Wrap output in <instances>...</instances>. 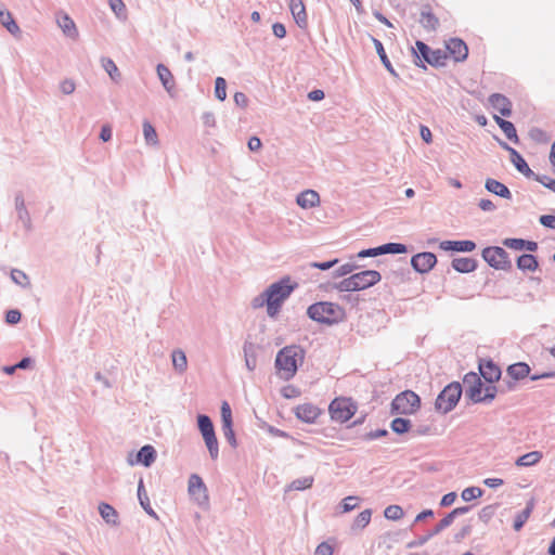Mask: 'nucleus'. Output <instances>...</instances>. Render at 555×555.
<instances>
[{
    "instance_id": "obj_28",
    "label": "nucleus",
    "mask_w": 555,
    "mask_h": 555,
    "mask_svg": "<svg viewBox=\"0 0 555 555\" xmlns=\"http://www.w3.org/2000/svg\"><path fill=\"white\" fill-rule=\"evenodd\" d=\"M486 189L489 192L494 193L495 195H499V196H501L503 198H509L511 197V192L507 189V186L504 185L503 183H501L498 180L488 179L486 181Z\"/></svg>"
},
{
    "instance_id": "obj_61",
    "label": "nucleus",
    "mask_w": 555,
    "mask_h": 555,
    "mask_svg": "<svg viewBox=\"0 0 555 555\" xmlns=\"http://www.w3.org/2000/svg\"><path fill=\"white\" fill-rule=\"evenodd\" d=\"M5 320L10 324H16L21 320V312L18 310H10L7 312Z\"/></svg>"
},
{
    "instance_id": "obj_55",
    "label": "nucleus",
    "mask_w": 555,
    "mask_h": 555,
    "mask_svg": "<svg viewBox=\"0 0 555 555\" xmlns=\"http://www.w3.org/2000/svg\"><path fill=\"white\" fill-rule=\"evenodd\" d=\"M504 245L512 249L521 250L525 247L526 242L520 238H506L504 241Z\"/></svg>"
},
{
    "instance_id": "obj_25",
    "label": "nucleus",
    "mask_w": 555,
    "mask_h": 555,
    "mask_svg": "<svg viewBox=\"0 0 555 555\" xmlns=\"http://www.w3.org/2000/svg\"><path fill=\"white\" fill-rule=\"evenodd\" d=\"M138 499L142 508L152 517L157 518V514L152 508L150 499L144 488L143 479L141 478L138 483Z\"/></svg>"
},
{
    "instance_id": "obj_2",
    "label": "nucleus",
    "mask_w": 555,
    "mask_h": 555,
    "mask_svg": "<svg viewBox=\"0 0 555 555\" xmlns=\"http://www.w3.org/2000/svg\"><path fill=\"white\" fill-rule=\"evenodd\" d=\"M307 314L310 319L322 324H337L346 319L345 309L335 302L320 301L311 305Z\"/></svg>"
},
{
    "instance_id": "obj_32",
    "label": "nucleus",
    "mask_w": 555,
    "mask_h": 555,
    "mask_svg": "<svg viewBox=\"0 0 555 555\" xmlns=\"http://www.w3.org/2000/svg\"><path fill=\"white\" fill-rule=\"evenodd\" d=\"M517 267L524 271H535L538 268L537 258L533 255L524 254L517 259Z\"/></svg>"
},
{
    "instance_id": "obj_33",
    "label": "nucleus",
    "mask_w": 555,
    "mask_h": 555,
    "mask_svg": "<svg viewBox=\"0 0 555 555\" xmlns=\"http://www.w3.org/2000/svg\"><path fill=\"white\" fill-rule=\"evenodd\" d=\"M372 511L370 508L362 511L351 525L352 531L364 529L371 521Z\"/></svg>"
},
{
    "instance_id": "obj_21",
    "label": "nucleus",
    "mask_w": 555,
    "mask_h": 555,
    "mask_svg": "<svg viewBox=\"0 0 555 555\" xmlns=\"http://www.w3.org/2000/svg\"><path fill=\"white\" fill-rule=\"evenodd\" d=\"M421 25L427 30H436L439 26L438 17L433 13L429 7H425L421 12Z\"/></svg>"
},
{
    "instance_id": "obj_18",
    "label": "nucleus",
    "mask_w": 555,
    "mask_h": 555,
    "mask_svg": "<svg viewBox=\"0 0 555 555\" xmlns=\"http://www.w3.org/2000/svg\"><path fill=\"white\" fill-rule=\"evenodd\" d=\"M157 452L151 444L143 446L137 453V463L150 467L156 460Z\"/></svg>"
},
{
    "instance_id": "obj_5",
    "label": "nucleus",
    "mask_w": 555,
    "mask_h": 555,
    "mask_svg": "<svg viewBox=\"0 0 555 555\" xmlns=\"http://www.w3.org/2000/svg\"><path fill=\"white\" fill-rule=\"evenodd\" d=\"M380 273L376 270H365L344 279L338 284L341 292H356L366 289L380 281Z\"/></svg>"
},
{
    "instance_id": "obj_52",
    "label": "nucleus",
    "mask_w": 555,
    "mask_h": 555,
    "mask_svg": "<svg viewBox=\"0 0 555 555\" xmlns=\"http://www.w3.org/2000/svg\"><path fill=\"white\" fill-rule=\"evenodd\" d=\"M11 278L18 285L26 286L29 284L28 276L21 270H12Z\"/></svg>"
},
{
    "instance_id": "obj_37",
    "label": "nucleus",
    "mask_w": 555,
    "mask_h": 555,
    "mask_svg": "<svg viewBox=\"0 0 555 555\" xmlns=\"http://www.w3.org/2000/svg\"><path fill=\"white\" fill-rule=\"evenodd\" d=\"M448 60V54L446 51L441 49L431 50L429 59H427V63L431 66H444Z\"/></svg>"
},
{
    "instance_id": "obj_30",
    "label": "nucleus",
    "mask_w": 555,
    "mask_h": 555,
    "mask_svg": "<svg viewBox=\"0 0 555 555\" xmlns=\"http://www.w3.org/2000/svg\"><path fill=\"white\" fill-rule=\"evenodd\" d=\"M222 433L227 442L232 447H237L235 433L233 429V418H222Z\"/></svg>"
},
{
    "instance_id": "obj_8",
    "label": "nucleus",
    "mask_w": 555,
    "mask_h": 555,
    "mask_svg": "<svg viewBox=\"0 0 555 555\" xmlns=\"http://www.w3.org/2000/svg\"><path fill=\"white\" fill-rule=\"evenodd\" d=\"M482 257L494 269L507 270L511 267L507 253L502 247H487L482 250Z\"/></svg>"
},
{
    "instance_id": "obj_54",
    "label": "nucleus",
    "mask_w": 555,
    "mask_h": 555,
    "mask_svg": "<svg viewBox=\"0 0 555 555\" xmlns=\"http://www.w3.org/2000/svg\"><path fill=\"white\" fill-rule=\"evenodd\" d=\"M357 496H347L341 502V508L344 513L350 512L356 508L357 506Z\"/></svg>"
},
{
    "instance_id": "obj_17",
    "label": "nucleus",
    "mask_w": 555,
    "mask_h": 555,
    "mask_svg": "<svg viewBox=\"0 0 555 555\" xmlns=\"http://www.w3.org/2000/svg\"><path fill=\"white\" fill-rule=\"evenodd\" d=\"M503 146L508 151L511 162L514 164L516 169L525 176L530 177L532 175V170L529 168L522 156L515 149L508 146L507 144L504 143Z\"/></svg>"
},
{
    "instance_id": "obj_12",
    "label": "nucleus",
    "mask_w": 555,
    "mask_h": 555,
    "mask_svg": "<svg viewBox=\"0 0 555 555\" xmlns=\"http://www.w3.org/2000/svg\"><path fill=\"white\" fill-rule=\"evenodd\" d=\"M188 491L198 503L208 501L207 487L197 474L190 476Z\"/></svg>"
},
{
    "instance_id": "obj_1",
    "label": "nucleus",
    "mask_w": 555,
    "mask_h": 555,
    "mask_svg": "<svg viewBox=\"0 0 555 555\" xmlns=\"http://www.w3.org/2000/svg\"><path fill=\"white\" fill-rule=\"evenodd\" d=\"M305 352L297 346H287L276 354L275 366L280 377L284 379L292 378L298 366L304 362Z\"/></svg>"
},
{
    "instance_id": "obj_59",
    "label": "nucleus",
    "mask_w": 555,
    "mask_h": 555,
    "mask_svg": "<svg viewBox=\"0 0 555 555\" xmlns=\"http://www.w3.org/2000/svg\"><path fill=\"white\" fill-rule=\"evenodd\" d=\"M433 538V534L430 532H428L427 534L418 538L417 540L415 541H412L410 543H408V547L409 548H413V547H418V546H422L424 545L427 541H429L430 539Z\"/></svg>"
},
{
    "instance_id": "obj_64",
    "label": "nucleus",
    "mask_w": 555,
    "mask_h": 555,
    "mask_svg": "<svg viewBox=\"0 0 555 555\" xmlns=\"http://www.w3.org/2000/svg\"><path fill=\"white\" fill-rule=\"evenodd\" d=\"M272 30H273V34L278 37V38H284L286 36V29H285V26L283 24H280V23H275L273 26H272Z\"/></svg>"
},
{
    "instance_id": "obj_57",
    "label": "nucleus",
    "mask_w": 555,
    "mask_h": 555,
    "mask_svg": "<svg viewBox=\"0 0 555 555\" xmlns=\"http://www.w3.org/2000/svg\"><path fill=\"white\" fill-rule=\"evenodd\" d=\"M537 181L555 193V180L547 176H538Z\"/></svg>"
},
{
    "instance_id": "obj_4",
    "label": "nucleus",
    "mask_w": 555,
    "mask_h": 555,
    "mask_svg": "<svg viewBox=\"0 0 555 555\" xmlns=\"http://www.w3.org/2000/svg\"><path fill=\"white\" fill-rule=\"evenodd\" d=\"M464 386L466 396L474 402L491 400L495 396V386L483 384L478 374L470 372L464 376Z\"/></svg>"
},
{
    "instance_id": "obj_43",
    "label": "nucleus",
    "mask_w": 555,
    "mask_h": 555,
    "mask_svg": "<svg viewBox=\"0 0 555 555\" xmlns=\"http://www.w3.org/2000/svg\"><path fill=\"white\" fill-rule=\"evenodd\" d=\"M312 483H313V477L311 476H308V477H302V478H298V479H295L289 488L293 489V490H306V489H309L312 487Z\"/></svg>"
},
{
    "instance_id": "obj_22",
    "label": "nucleus",
    "mask_w": 555,
    "mask_h": 555,
    "mask_svg": "<svg viewBox=\"0 0 555 555\" xmlns=\"http://www.w3.org/2000/svg\"><path fill=\"white\" fill-rule=\"evenodd\" d=\"M57 24L67 37L72 39L78 38L77 27L74 21L67 14H62L61 16H59Z\"/></svg>"
},
{
    "instance_id": "obj_6",
    "label": "nucleus",
    "mask_w": 555,
    "mask_h": 555,
    "mask_svg": "<svg viewBox=\"0 0 555 555\" xmlns=\"http://www.w3.org/2000/svg\"><path fill=\"white\" fill-rule=\"evenodd\" d=\"M421 409V398L412 390L397 395L391 402V412L396 415H413Z\"/></svg>"
},
{
    "instance_id": "obj_10",
    "label": "nucleus",
    "mask_w": 555,
    "mask_h": 555,
    "mask_svg": "<svg viewBox=\"0 0 555 555\" xmlns=\"http://www.w3.org/2000/svg\"><path fill=\"white\" fill-rule=\"evenodd\" d=\"M448 59L451 57L454 62H463L467 59L468 48L466 43L459 38H451L446 42Z\"/></svg>"
},
{
    "instance_id": "obj_35",
    "label": "nucleus",
    "mask_w": 555,
    "mask_h": 555,
    "mask_svg": "<svg viewBox=\"0 0 555 555\" xmlns=\"http://www.w3.org/2000/svg\"><path fill=\"white\" fill-rule=\"evenodd\" d=\"M0 23L13 35L20 33V27L8 11L0 10Z\"/></svg>"
},
{
    "instance_id": "obj_11",
    "label": "nucleus",
    "mask_w": 555,
    "mask_h": 555,
    "mask_svg": "<svg viewBox=\"0 0 555 555\" xmlns=\"http://www.w3.org/2000/svg\"><path fill=\"white\" fill-rule=\"evenodd\" d=\"M436 255L429 251L416 254L411 259L413 269L420 273L429 272L436 266Z\"/></svg>"
},
{
    "instance_id": "obj_49",
    "label": "nucleus",
    "mask_w": 555,
    "mask_h": 555,
    "mask_svg": "<svg viewBox=\"0 0 555 555\" xmlns=\"http://www.w3.org/2000/svg\"><path fill=\"white\" fill-rule=\"evenodd\" d=\"M454 520L450 516V514L446 515L436 526L435 528L429 531L433 537L439 534L441 531H443L446 528L452 525Z\"/></svg>"
},
{
    "instance_id": "obj_50",
    "label": "nucleus",
    "mask_w": 555,
    "mask_h": 555,
    "mask_svg": "<svg viewBox=\"0 0 555 555\" xmlns=\"http://www.w3.org/2000/svg\"><path fill=\"white\" fill-rule=\"evenodd\" d=\"M205 443H206V447L209 451V455L212 460H216L219 455V447H218V441H217V437L214 436V437H210L209 439H205Z\"/></svg>"
},
{
    "instance_id": "obj_47",
    "label": "nucleus",
    "mask_w": 555,
    "mask_h": 555,
    "mask_svg": "<svg viewBox=\"0 0 555 555\" xmlns=\"http://www.w3.org/2000/svg\"><path fill=\"white\" fill-rule=\"evenodd\" d=\"M102 65H103L104 69L107 72V74L109 75V77L112 79L116 80L120 76L118 67L113 62V60H111V59H103L102 60Z\"/></svg>"
},
{
    "instance_id": "obj_31",
    "label": "nucleus",
    "mask_w": 555,
    "mask_h": 555,
    "mask_svg": "<svg viewBox=\"0 0 555 555\" xmlns=\"http://www.w3.org/2000/svg\"><path fill=\"white\" fill-rule=\"evenodd\" d=\"M542 453L539 451H532L519 456L516 461L517 466L529 467L540 462Z\"/></svg>"
},
{
    "instance_id": "obj_53",
    "label": "nucleus",
    "mask_w": 555,
    "mask_h": 555,
    "mask_svg": "<svg viewBox=\"0 0 555 555\" xmlns=\"http://www.w3.org/2000/svg\"><path fill=\"white\" fill-rule=\"evenodd\" d=\"M415 46L417 56L427 62V59L430 56L431 49L422 41H416Z\"/></svg>"
},
{
    "instance_id": "obj_41",
    "label": "nucleus",
    "mask_w": 555,
    "mask_h": 555,
    "mask_svg": "<svg viewBox=\"0 0 555 555\" xmlns=\"http://www.w3.org/2000/svg\"><path fill=\"white\" fill-rule=\"evenodd\" d=\"M172 364L175 369L179 370L180 372L185 371L188 361L185 353L181 350H176L172 352Z\"/></svg>"
},
{
    "instance_id": "obj_7",
    "label": "nucleus",
    "mask_w": 555,
    "mask_h": 555,
    "mask_svg": "<svg viewBox=\"0 0 555 555\" xmlns=\"http://www.w3.org/2000/svg\"><path fill=\"white\" fill-rule=\"evenodd\" d=\"M462 396L460 383H451L444 387L436 400V408L441 413L450 412L459 402Z\"/></svg>"
},
{
    "instance_id": "obj_62",
    "label": "nucleus",
    "mask_w": 555,
    "mask_h": 555,
    "mask_svg": "<svg viewBox=\"0 0 555 555\" xmlns=\"http://www.w3.org/2000/svg\"><path fill=\"white\" fill-rule=\"evenodd\" d=\"M378 255H382L380 246H379V247H376V248H370V249L361 250V251L358 254V257H360V258H364V257H375V256H378Z\"/></svg>"
},
{
    "instance_id": "obj_16",
    "label": "nucleus",
    "mask_w": 555,
    "mask_h": 555,
    "mask_svg": "<svg viewBox=\"0 0 555 555\" xmlns=\"http://www.w3.org/2000/svg\"><path fill=\"white\" fill-rule=\"evenodd\" d=\"M444 429V425H441L440 428H438L434 424L433 418H424L423 423H413V434L414 435H438L442 433Z\"/></svg>"
},
{
    "instance_id": "obj_42",
    "label": "nucleus",
    "mask_w": 555,
    "mask_h": 555,
    "mask_svg": "<svg viewBox=\"0 0 555 555\" xmlns=\"http://www.w3.org/2000/svg\"><path fill=\"white\" fill-rule=\"evenodd\" d=\"M483 494V490L479 487H468L465 488L462 493L461 498L465 502H469L472 500L478 499Z\"/></svg>"
},
{
    "instance_id": "obj_36",
    "label": "nucleus",
    "mask_w": 555,
    "mask_h": 555,
    "mask_svg": "<svg viewBox=\"0 0 555 555\" xmlns=\"http://www.w3.org/2000/svg\"><path fill=\"white\" fill-rule=\"evenodd\" d=\"M197 424L204 440L216 436L211 418H197Z\"/></svg>"
},
{
    "instance_id": "obj_46",
    "label": "nucleus",
    "mask_w": 555,
    "mask_h": 555,
    "mask_svg": "<svg viewBox=\"0 0 555 555\" xmlns=\"http://www.w3.org/2000/svg\"><path fill=\"white\" fill-rule=\"evenodd\" d=\"M216 98L220 101H224L227 98V82L224 78L218 77L215 85Z\"/></svg>"
},
{
    "instance_id": "obj_45",
    "label": "nucleus",
    "mask_w": 555,
    "mask_h": 555,
    "mask_svg": "<svg viewBox=\"0 0 555 555\" xmlns=\"http://www.w3.org/2000/svg\"><path fill=\"white\" fill-rule=\"evenodd\" d=\"M382 254H404L406 253V246L399 243H388L380 246Z\"/></svg>"
},
{
    "instance_id": "obj_51",
    "label": "nucleus",
    "mask_w": 555,
    "mask_h": 555,
    "mask_svg": "<svg viewBox=\"0 0 555 555\" xmlns=\"http://www.w3.org/2000/svg\"><path fill=\"white\" fill-rule=\"evenodd\" d=\"M108 3L118 17H126V5L122 0H108Z\"/></svg>"
},
{
    "instance_id": "obj_23",
    "label": "nucleus",
    "mask_w": 555,
    "mask_h": 555,
    "mask_svg": "<svg viewBox=\"0 0 555 555\" xmlns=\"http://www.w3.org/2000/svg\"><path fill=\"white\" fill-rule=\"evenodd\" d=\"M452 268L461 273H469L477 268V262L469 257H460L452 260Z\"/></svg>"
},
{
    "instance_id": "obj_40",
    "label": "nucleus",
    "mask_w": 555,
    "mask_h": 555,
    "mask_svg": "<svg viewBox=\"0 0 555 555\" xmlns=\"http://www.w3.org/2000/svg\"><path fill=\"white\" fill-rule=\"evenodd\" d=\"M373 42H374V46H375V49L380 57V61L383 62L384 66L391 73V74H395V69L389 61V59L387 57V54L385 52V49L383 47V43L378 40V39H373Z\"/></svg>"
},
{
    "instance_id": "obj_27",
    "label": "nucleus",
    "mask_w": 555,
    "mask_h": 555,
    "mask_svg": "<svg viewBox=\"0 0 555 555\" xmlns=\"http://www.w3.org/2000/svg\"><path fill=\"white\" fill-rule=\"evenodd\" d=\"M157 74H158V77L164 86V88L168 91V92H171L173 89H175V78L171 74V72L163 64H159L157 66Z\"/></svg>"
},
{
    "instance_id": "obj_3",
    "label": "nucleus",
    "mask_w": 555,
    "mask_h": 555,
    "mask_svg": "<svg viewBox=\"0 0 555 555\" xmlns=\"http://www.w3.org/2000/svg\"><path fill=\"white\" fill-rule=\"evenodd\" d=\"M289 278H285L280 282L273 283L264 293L267 302V312L270 317H275L282 304L289 297L295 285L289 284Z\"/></svg>"
},
{
    "instance_id": "obj_29",
    "label": "nucleus",
    "mask_w": 555,
    "mask_h": 555,
    "mask_svg": "<svg viewBox=\"0 0 555 555\" xmlns=\"http://www.w3.org/2000/svg\"><path fill=\"white\" fill-rule=\"evenodd\" d=\"M530 373V367L527 363L518 362L512 364L507 369V374L514 379H522Z\"/></svg>"
},
{
    "instance_id": "obj_60",
    "label": "nucleus",
    "mask_w": 555,
    "mask_h": 555,
    "mask_svg": "<svg viewBox=\"0 0 555 555\" xmlns=\"http://www.w3.org/2000/svg\"><path fill=\"white\" fill-rule=\"evenodd\" d=\"M456 493L455 492H449L444 494L440 501V505L443 507H448L452 505L456 500Z\"/></svg>"
},
{
    "instance_id": "obj_19",
    "label": "nucleus",
    "mask_w": 555,
    "mask_h": 555,
    "mask_svg": "<svg viewBox=\"0 0 555 555\" xmlns=\"http://www.w3.org/2000/svg\"><path fill=\"white\" fill-rule=\"evenodd\" d=\"M534 506H535V500L533 498H531L527 502L526 507L515 516L514 524H513V528L515 531H520L522 529L524 525L529 519Z\"/></svg>"
},
{
    "instance_id": "obj_39",
    "label": "nucleus",
    "mask_w": 555,
    "mask_h": 555,
    "mask_svg": "<svg viewBox=\"0 0 555 555\" xmlns=\"http://www.w3.org/2000/svg\"><path fill=\"white\" fill-rule=\"evenodd\" d=\"M296 416H318L321 410L310 403L298 405L295 411Z\"/></svg>"
},
{
    "instance_id": "obj_38",
    "label": "nucleus",
    "mask_w": 555,
    "mask_h": 555,
    "mask_svg": "<svg viewBox=\"0 0 555 555\" xmlns=\"http://www.w3.org/2000/svg\"><path fill=\"white\" fill-rule=\"evenodd\" d=\"M143 135L147 144L154 146L158 144L157 132L150 121L143 122Z\"/></svg>"
},
{
    "instance_id": "obj_56",
    "label": "nucleus",
    "mask_w": 555,
    "mask_h": 555,
    "mask_svg": "<svg viewBox=\"0 0 555 555\" xmlns=\"http://www.w3.org/2000/svg\"><path fill=\"white\" fill-rule=\"evenodd\" d=\"M60 88L64 94H72L75 91L76 85L72 79H65L61 82Z\"/></svg>"
},
{
    "instance_id": "obj_24",
    "label": "nucleus",
    "mask_w": 555,
    "mask_h": 555,
    "mask_svg": "<svg viewBox=\"0 0 555 555\" xmlns=\"http://www.w3.org/2000/svg\"><path fill=\"white\" fill-rule=\"evenodd\" d=\"M99 513L106 524L112 526H117L119 524L118 513L112 505L107 503H100Z\"/></svg>"
},
{
    "instance_id": "obj_34",
    "label": "nucleus",
    "mask_w": 555,
    "mask_h": 555,
    "mask_svg": "<svg viewBox=\"0 0 555 555\" xmlns=\"http://www.w3.org/2000/svg\"><path fill=\"white\" fill-rule=\"evenodd\" d=\"M391 429L397 434L413 433V423L410 418H392Z\"/></svg>"
},
{
    "instance_id": "obj_26",
    "label": "nucleus",
    "mask_w": 555,
    "mask_h": 555,
    "mask_svg": "<svg viewBox=\"0 0 555 555\" xmlns=\"http://www.w3.org/2000/svg\"><path fill=\"white\" fill-rule=\"evenodd\" d=\"M493 119L499 125V127L504 132V134L507 137V139L514 141L515 143L518 142V135H517L516 129L511 121L501 118L496 114L493 115Z\"/></svg>"
},
{
    "instance_id": "obj_14",
    "label": "nucleus",
    "mask_w": 555,
    "mask_h": 555,
    "mask_svg": "<svg viewBox=\"0 0 555 555\" xmlns=\"http://www.w3.org/2000/svg\"><path fill=\"white\" fill-rule=\"evenodd\" d=\"M289 9L297 25L301 28H305L308 24V16L306 13V7L304 4V1L291 0Z\"/></svg>"
},
{
    "instance_id": "obj_48",
    "label": "nucleus",
    "mask_w": 555,
    "mask_h": 555,
    "mask_svg": "<svg viewBox=\"0 0 555 555\" xmlns=\"http://www.w3.org/2000/svg\"><path fill=\"white\" fill-rule=\"evenodd\" d=\"M476 248V244L473 241H453L454 251H473Z\"/></svg>"
},
{
    "instance_id": "obj_63",
    "label": "nucleus",
    "mask_w": 555,
    "mask_h": 555,
    "mask_svg": "<svg viewBox=\"0 0 555 555\" xmlns=\"http://www.w3.org/2000/svg\"><path fill=\"white\" fill-rule=\"evenodd\" d=\"M540 222L547 228H555V216L544 215L541 216Z\"/></svg>"
},
{
    "instance_id": "obj_15",
    "label": "nucleus",
    "mask_w": 555,
    "mask_h": 555,
    "mask_svg": "<svg viewBox=\"0 0 555 555\" xmlns=\"http://www.w3.org/2000/svg\"><path fill=\"white\" fill-rule=\"evenodd\" d=\"M296 203L304 209L317 207L320 205L319 193L314 190H306L297 196Z\"/></svg>"
},
{
    "instance_id": "obj_44",
    "label": "nucleus",
    "mask_w": 555,
    "mask_h": 555,
    "mask_svg": "<svg viewBox=\"0 0 555 555\" xmlns=\"http://www.w3.org/2000/svg\"><path fill=\"white\" fill-rule=\"evenodd\" d=\"M403 509L399 505H389L384 511V516L389 520H398L403 516Z\"/></svg>"
},
{
    "instance_id": "obj_13",
    "label": "nucleus",
    "mask_w": 555,
    "mask_h": 555,
    "mask_svg": "<svg viewBox=\"0 0 555 555\" xmlns=\"http://www.w3.org/2000/svg\"><path fill=\"white\" fill-rule=\"evenodd\" d=\"M489 103L492 108L500 113L502 116H511L512 103L506 96L500 93H494L489 98Z\"/></svg>"
},
{
    "instance_id": "obj_58",
    "label": "nucleus",
    "mask_w": 555,
    "mask_h": 555,
    "mask_svg": "<svg viewBox=\"0 0 555 555\" xmlns=\"http://www.w3.org/2000/svg\"><path fill=\"white\" fill-rule=\"evenodd\" d=\"M332 554H333V547L326 542L320 543L315 548V555H332Z\"/></svg>"
},
{
    "instance_id": "obj_9",
    "label": "nucleus",
    "mask_w": 555,
    "mask_h": 555,
    "mask_svg": "<svg viewBox=\"0 0 555 555\" xmlns=\"http://www.w3.org/2000/svg\"><path fill=\"white\" fill-rule=\"evenodd\" d=\"M328 411L333 416H354L358 405L349 397H338L330 403Z\"/></svg>"
},
{
    "instance_id": "obj_20",
    "label": "nucleus",
    "mask_w": 555,
    "mask_h": 555,
    "mask_svg": "<svg viewBox=\"0 0 555 555\" xmlns=\"http://www.w3.org/2000/svg\"><path fill=\"white\" fill-rule=\"evenodd\" d=\"M481 376L491 384L498 380L501 376V370L491 361L480 363L479 365Z\"/></svg>"
}]
</instances>
